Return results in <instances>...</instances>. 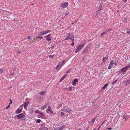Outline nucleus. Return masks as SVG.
<instances>
[{
    "label": "nucleus",
    "mask_w": 130,
    "mask_h": 130,
    "mask_svg": "<svg viewBox=\"0 0 130 130\" xmlns=\"http://www.w3.org/2000/svg\"><path fill=\"white\" fill-rule=\"evenodd\" d=\"M128 68H130V65L128 64L125 67L122 68L121 69V71L122 73V74H124L125 73L126 71Z\"/></svg>",
    "instance_id": "1"
},
{
    "label": "nucleus",
    "mask_w": 130,
    "mask_h": 130,
    "mask_svg": "<svg viewBox=\"0 0 130 130\" xmlns=\"http://www.w3.org/2000/svg\"><path fill=\"white\" fill-rule=\"evenodd\" d=\"M17 117L18 119L21 120H25V116L22 113L18 115Z\"/></svg>",
    "instance_id": "2"
},
{
    "label": "nucleus",
    "mask_w": 130,
    "mask_h": 130,
    "mask_svg": "<svg viewBox=\"0 0 130 130\" xmlns=\"http://www.w3.org/2000/svg\"><path fill=\"white\" fill-rule=\"evenodd\" d=\"M50 31V30H47L45 31H43V32H42V31L41 32L38 34V35H45V34L49 32Z\"/></svg>",
    "instance_id": "3"
},
{
    "label": "nucleus",
    "mask_w": 130,
    "mask_h": 130,
    "mask_svg": "<svg viewBox=\"0 0 130 130\" xmlns=\"http://www.w3.org/2000/svg\"><path fill=\"white\" fill-rule=\"evenodd\" d=\"M68 2H65L64 3H62L60 4V6L63 8H66L68 5Z\"/></svg>",
    "instance_id": "4"
},
{
    "label": "nucleus",
    "mask_w": 130,
    "mask_h": 130,
    "mask_svg": "<svg viewBox=\"0 0 130 130\" xmlns=\"http://www.w3.org/2000/svg\"><path fill=\"white\" fill-rule=\"evenodd\" d=\"M85 44V43L79 45L77 48H78L79 50H80L83 47Z\"/></svg>",
    "instance_id": "5"
},
{
    "label": "nucleus",
    "mask_w": 130,
    "mask_h": 130,
    "mask_svg": "<svg viewBox=\"0 0 130 130\" xmlns=\"http://www.w3.org/2000/svg\"><path fill=\"white\" fill-rule=\"evenodd\" d=\"M122 118L123 119H125V120H126L129 118V116L128 115H123L122 116Z\"/></svg>",
    "instance_id": "6"
},
{
    "label": "nucleus",
    "mask_w": 130,
    "mask_h": 130,
    "mask_svg": "<svg viewBox=\"0 0 130 130\" xmlns=\"http://www.w3.org/2000/svg\"><path fill=\"white\" fill-rule=\"evenodd\" d=\"M62 66L60 64H58L56 67V70L57 72H58L59 70V69Z\"/></svg>",
    "instance_id": "7"
},
{
    "label": "nucleus",
    "mask_w": 130,
    "mask_h": 130,
    "mask_svg": "<svg viewBox=\"0 0 130 130\" xmlns=\"http://www.w3.org/2000/svg\"><path fill=\"white\" fill-rule=\"evenodd\" d=\"M78 79H77V78H75L74 79V81L73 82H72L73 85L74 86L76 84V82H78Z\"/></svg>",
    "instance_id": "8"
},
{
    "label": "nucleus",
    "mask_w": 130,
    "mask_h": 130,
    "mask_svg": "<svg viewBox=\"0 0 130 130\" xmlns=\"http://www.w3.org/2000/svg\"><path fill=\"white\" fill-rule=\"evenodd\" d=\"M109 30H106L105 31L102 32V33H101V36L102 37H103V35L106 34L107 33V32H108V31H109Z\"/></svg>",
    "instance_id": "9"
},
{
    "label": "nucleus",
    "mask_w": 130,
    "mask_h": 130,
    "mask_svg": "<svg viewBox=\"0 0 130 130\" xmlns=\"http://www.w3.org/2000/svg\"><path fill=\"white\" fill-rule=\"evenodd\" d=\"M48 128L46 127H41L39 130H48Z\"/></svg>",
    "instance_id": "10"
},
{
    "label": "nucleus",
    "mask_w": 130,
    "mask_h": 130,
    "mask_svg": "<svg viewBox=\"0 0 130 130\" xmlns=\"http://www.w3.org/2000/svg\"><path fill=\"white\" fill-rule=\"evenodd\" d=\"M29 103V102H25L24 105V107L25 108L26 107Z\"/></svg>",
    "instance_id": "11"
},
{
    "label": "nucleus",
    "mask_w": 130,
    "mask_h": 130,
    "mask_svg": "<svg viewBox=\"0 0 130 130\" xmlns=\"http://www.w3.org/2000/svg\"><path fill=\"white\" fill-rule=\"evenodd\" d=\"M22 111V110L21 109H17L16 111L15 112L17 113H19Z\"/></svg>",
    "instance_id": "12"
},
{
    "label": "nucleus",
    "mask_w": 130,
    "mask_h": 130,
    "mask_svg": "<svg viewBox=\"0 0 130 130\" xmlns=\"http://www.w3.org/2000/svg\"><path fill=\"white\" fill-rule=\"evenodd\" d=\"M124 83H125V85L126 86H127V85H129L130 83V80H127L126 81H125L124 82Z\"/></svg>",
    "instance_id": "13"
},
{
    "label": "nucleus",
    "mask_w": 130,
    "mask_h": 130,
    "mask_svg": "<svg viewBox=\"0 0 130 130\" xmlns=\"http://www.w3.org/2000/svg\"><path fill=\"white\" fill-rule=\"evenodd\" d=\"M88 50V49L87 48L85 47L84 49V51L82 52V54H83L84 53H86L87 52Z\"/></svg>",
    "instance_id": "14"
},
{
    "label": "nucleus",
    "mask_w": 130,
    "mask_h": 130,
    "mask_svg": "<svg viewBox=\"0 0 130 130\" xmlns=\"http://www.w3.org/2000/svg\"><path fill=\"white\" fill-rule=\"evenodd\" d=\"M64 109L65 111L69 113H70L71 110V109L68 108H65Z\"/></svg>",
    "instance_id": "15"
},
{
    "label": "nucleus",
    "mask_w": 130,
    "mask_h": 130,
    "mask_svg": "<svg viewBox=\"0 0 130 130\" xmlns=\"http://www.w3.org/2000/svg\"><path fill=\"white\" fill-rule=\"evenodd\" d=\"M102 4H101L99 7V9H98V11H100L101 10H102Z\"/></svg>",
    "instance_id": "16"
},
{
    "label": "nucleus",
    "mask_w": 130,
    "mask_h": 130,
    "mask_svg": "<svg viewBox=\"0 0 130 130\" xmlns=\"http://www.w3.org/2000/svg\"><path fill=\"white\" fill-rule=\"evenodd\" d=\"M67 74H66L64 75L60 79V82L62 81L67 76Z\"/></svg>",
    "instance_id": "17"
},
{
    "label": "nucleus",
    "mask_w": 130,
    "mask_h": 130,
    "mask_svg": "<svg viewBox=\"0 0 130 130\" xmlns=\"http://www.w3.org/2000/svg\"><path fill=\"white\" fill-rule=\"evenodd\" d=\"M108 58V56H107L105 57H103V61H106V60Z\"/></svg>",
    "instance_id": "18"
},
{
    "label": "nucleus",
    "mask_w": 130,
    "mask_h": 130,
    "mask_svg": "<svg viewBox=\"0 0 130 130\" xmlns=\"http://www.w3.org/2000/svg\"><path fill=\"white\" fill-rule=\"evenodd\" d=\"M45 92L44 91H43L40 92V94L41 95L43 96L45 94Z\"/></svg>",
    "instance_id": "19"
},
{
    "label": "nucleus",
    "mask_w": 130,
    "mask_h": 130,
    "mask_svg": "<svg viewBox=\"0 0 130 130\" xmlns=\"http://www.w3.org/2000/svg\"><path fill=\"white\" fill-rule=\"evenodd\" d=\"M68 35L67 38L65 39V40H68L69 39H71V37L70 36V33H68Z\"/></svg>",
    "instance_id": "20"
},
{
    "label": "nucleus",
    "mask_w": 130,
    "mask_h": 130,
    "mask_svg": "<svg viewBox=\"0 0 130 130\" xmlns=\"http://www.w3.org/2000/svg\"><path fill=\"white\" fill-rule=\"evenodd\" d=\"M65 127V126L64 125H63L59 127V128L58 129V130H62L64 127Z\"/></svg>",
    "instance_id": "21"
},
{
    "label": "nucleus",
    "mask_w": 130,
    "mask_h": 130,
    "mask_svg": "<svg viewBox=\"0 0 130 130\" xmlns=\"http://www.w3.org/2000/svg\"><path fill=\"white\" fill-rule=\"evenodd\" d=\"M100 11H98V10L95 13H94V14L96 16L97 15L99 14L100 13Z\"/></svg>",
    "instance_id": "22"
},
{
    "label": "nucleus",
    "mask_w": 130,
    "mask_h": 130,
    "mask_svg": "<svg viewBox=\"0 0 130 130\" xmlns=\"http://www.w3.org/2000/svg\"><path fill=\"white\" fill-rule=\"evenodd\" d=\"M108 84H105L102 88V89H105L108 86Z\"/></svg>",
    "instance_id": "23"
},
{
    "label": "nucleus",
    "mask_w": 130,
    "mask_h": 130,
    "mask_svg": "<svg viewBox=\"0 0 130 130\" xmlns=\"http://www.w3.org/2000/svg\"><path fill=\"white\" fill-rule=\"evenodd\" d=\"M95 120V118H94L92 120V121H91L90 122V123H92V124H93V123H94V121Z\"/></svg>",
    "instance_id": "24"
},
{
    "label": "nucleus",
    "mask_w": 130,
    "mask_h": 130,
    "mask_svg": "<svg viewBox=\"0 0 130 130\" xmlns=\"http://www.w3.org/2000/svg\"><path fill=\"white\" fill-rule=\"evenodd\" d=\"M36 37L37 38H39L40 39H42L43 38V37L40 36H36Z\"/></svg>",
    "instance_id": "25"
},
{
    "label": "nucleus",
    "mask_w": 130,
    "mask_h": 130,
    "mask_svg": "<svg viewBox=\"0 0 130 130\" xmlns=\"http://www.w3.org/2000/svg\"><path fill=\"white\" fill-rule=\"evenodd\" d=\"M91 44H89L86 47L88 49L89 48L91 47Z\"/></svg>",
    "instance_id": "26"
},
{
    "label": "nucleus",
    "mask_w": 130,
    "mask_h": 130,
    "mask_svg": "<svg viewBox=\"0 0 130 130\" xmlns=\"http://www.w3.org/2000/svg\"><path fill=\"white\" fill-rule=\"evenodd\" d=\"M41 121V120L40 119H38L37 120L36 122L37 123H40Z\"/></svg>",
    "instance_id": "27"
},
{
    "label": "nucleus",
    "mask_w": 130,
    "mask_h": 130,
    "mask_svg": "<svg viewBox=\"0 0 130 130\" xmlns=\"http://www.w3.org/2000/svg\"><path fill=\"white\" fill-rule=\"evenodd\" d=\"M80 50H79L78 48H77L76 50H75V53H77L78 52H79Z\"/></svg>",
    "instance_id": "28"
},
{
    "label": "nucleus",
    "mask_w": 130,
    "mask_h": 130,
    "mask_svg": "<svg viewBox=\"0 0 130 130\" xmlns=\"http://www.w3.org/2000/svg\"><path fill=\"white\" fill-rule=\"evenodd\" d=\"M45 106H42V107L41 108V109H42V110H43L45 108Z\"/></svg>",
    "instance_id": "29"
},
{
    "label": "nucleus",
    "mask_w": 130,
    "mask_h": 130,
    "mask_svg": "<svg viewBox=\"0 0 130 130\" xmlns=\"http://www.w3.org/2000/svg\"><path fill=\"white\" fill-rule=\"evenodd\" d=\"M126 33L127 34H129L130 33V29H127Z\"/></svg>",
    "instance_id": "30"
},
{
    "label": "nucleus",
    "mask_w": 130,
    "mask_h": 130,
    "mask_svg": "<svg viewBox=\"0 0 130 130\" xmlns=\"http://www.w3.org/2000/svg\"><path fill=\"white\" fill-rule=\"evenodd\" d=\"M39 113L42 116H43L44 115V114L42 113L40 111Z\"/></svg>",
    "instance_id": "31"
},
{
    "label": "nucleus",
    "mask_w": 130,
    "mask_h": 130,
    "mask_svg": "<svg viewBox=\"0 0 130 130\" xmlns=\"http://www.w3.org/2000/svg\"><path fill=\"white\" fill-rule=\"evenodd\" d=\"M3 70L2 69H0V74L3 73Z\"/></svg>",
    "instance_id": "32"
},
{
    "label": "nucleus",
    "mask_w": 130,
    "mask_h": 130,
    "mask_svg": "<svg viewBox=\"0 0 130 130\" xmlns=\"http://www.w3.org/2000/svg\"><path fill=\"white\" fill-rule=\"evenodd\" d=\"M117 81V80H116L112 82L111 83V84H114L115 83H116Z\"/></svg>",
    "instance_id": "33"
},
{
    "label": "nucleus",
    "mask_w": 130,
    "mask_h": 130,
    "mask_svg": "<svg viewBox=\"0 0 130 130\" xmlns=\"http://www.w3.org/2000/svg\"><path fill=\"white\" fill-rule=\"evenodd\" d=\"M51 34H49L47 35L46 37L47 38H49L50 37V36H51Z\"/></svg>",
    "instance_id": "34"
},
{
    "label": "nucleus",
    "mask_w": 130,
    "mask_h": 130,
    "mask_svg": "<svg viewBox=\"0 0 130 130\" xmlns=\"http://www.w3.org/2000/svg\"><path fill=\"white\" fill-rule=\"evenodd\" d=\"M113 60H111V61L110 63V65H111V64H113Z\"/></svg>",
    "instance_id": "35"
},
{
    "label": "nucleus",
    "mask_w": 130,
    "mask_h": 130,
    "mask_svg": "<svg viewBox=\"0 0 130 130\" xmlns=\"http://www.w3.org/2000/svg\"><path fill=\"white\" fill-rule=\"evenodd\" d=\"M47 110L48 111H50L51 113H53V111H52L51 109L49 110Z\"/></svg>",
    "instance_id": "36"
},
{
    "label": "nucleus",
    "mask_w": 130,
    "mask_h": 130,
    "mask_svg": "<svg viewBox=\"0 0 130 130\" xmlns=\"http://www.w3.org/2000/svg\"><path fill=\"white\" fill-rule=\"evenodd\" d=\"M31 38V37L30 36H28V39H32V38Z\"/></svg>",
    "instance_id": "37"
},
{
    "label": "nucleus",
    "mask_w": 130,
    "mask_h": 130,
    "mask_svg": "<svg viewBox=\"0 0 130 130\" xmlns=\"http://www.w3.org/2000/svg\"><path fill=\"white\" fill-rule=\"evenodd\" d=\"M40 112V111L38 110H35V112H36V113H39V112Z\"/></svg>",
    "instance_id": "38"
},
{
    "label": "nucleus",
    "mask_w": 130,
    "mask_h": 130,
    "mask_svg": "<svg viewBox=\"0 0 130 130\" xmlns=\"http://www.w3.org/2000/svg\"><path fill=\"white\" fill-rule=\"evenodd\" d=\"M10 107V106L9 105L6 108V109H8V108H9Z\"/></svg>",
    "instance_id": "39"
},
{
    "label": "nucleus",
    "mask_w": 130,
    "mask_h": 130,
    "mask_svg": "<svg viewBox=\"0 0 130 130\" xmlns=\"http://www.w3.org/2000/svg\"><path fill=\"white\" fill-rule=\"evenodd\" d=\"M64 113L63 112H61V115L62 116H63L64 115Z\"/></svg>",
    "instance_id": "40"
},
{
    "label": "nucleus",
    "mask_w": 130,
    "mask_h": 130,
    "mask_svg": "<svg viewBox=\"0 0 130 130\" xmlns=\"http://www.w3.org/2000/svg\"><path fill=\"white\" fill-rule=\"evenodd\" d=\"M54 56V55H49L48 56V57H51V58H53Z\"/></svg>",
    "instance_id": "41"
},
{
    "label": "nucleus",
    "mask_w": 130,
    "mask_h": 130,
    "mask_svg": "<svg viewBox=\"0 0 130 130\" xmlns=\"http://www.w3.org/2000/svg\"><path fill=\"white\" fill-rule=\"evenodd\" d=\"M74 44V42H72V44H71L72 46H73Z\"/></svg>",
    "instance_id": "42"
},
{
    "label": "nucleus",
    "mask_w": 130,
    "mask_h": 130,
    "mask_svg": "<svg viewBox=\"0 0 130 130\" xmlns=\"http://www.w3.org/2000/svg\"><path fill=\"white\" fill-rule=\"evenodd\" d=\"M62 106V104H60L59 105V107H60L61 106Z\"/></svg>",
    "instance_id": "43"
},
{
    "label": "nucleus",
    "mask_w": 130,
    "mask_h": 130,
    "mask_svg": "<svg viewBox=\"0 0 130 130\" xmlns=\"http://www.w3.org/2000/svg\"><path fill=\"white\" fill-rule=\"evenodd\" d=\"M111 66H109L108 67V68L109 69H111Z\"/></svg>",
    "instance_id": "44"
},
{
    "label": "nucleus",
    "mask_w": 130,
    "mask_h": 130,
    "mask_svg": "<svg viewBox=\"0 0 130 130\" xmlns=\"http://www.w3.org/2000/svg\"><path fill=\"white\" fill-rule=\"evenodd\" d=\"M107 129L109 130H111L112 129V128L111 127H109V128H107Z\"/></svg>",
    "instance_id": "45"
},
{
    "label": "nucleus",
    "mask_w": 130,
    "mask_h": 130,
    "mask_svg": "<svg viewBox=\"0 0 130 130\" xmlns=\"http://www.w3.org/2000/svg\"><path fill=\"white\" fill-rule=\"evenodd\" d=\"M124 20L125 22L126 21H127V18H124Z\"/></svg>",
    "instance_id": "46"
},
{
    "label": "nucleus",
    "mask_w": 130,
    "mask_h": 130,
    "mask_svg": "<svg viewBox=\"0 0 130 130\" xmlns=\"http://www.w3.org/2000/svg\"><path fill=\"white\" fill-rule=\"evenodd\" d=\"M48 109H47V110H50L51 109V107H50V106H48Z\"/></svg>",
    "instance_id": "47"
},
{
    "label": "nucleus",
    "mask_w": 130,
    "mask_h": 130,
    "mask_svg": "<svg viewBox=\"0 0 130 130\" xmlns=\"http://www.w3.org/2000/svg\"><path fill=\"white\" fill-rule=\"evenodd\" d=\"M47 40L48 41H50L51 40V38H47Z\"/></svg>",
    "instance_id": "48"
},
{
    "label": "nucleus",
    "mask_w": 130,
    "mask_h": 130,
    "mask_svg": "<svg viewBox=\"0 0 130 130\" xmlns=\"http://www.w3.org/2000/svg\"><path fill=\"white\" fill-rule=\"evenodd\" d=\"M71 39V40L72 41V42H74V39Z\"/></svg>",
    "instance_id": "49"
},
{
    "label": "nucleus",
    "mask_w": 130,
    "mask_h": 130,
    "mask_svg": "<svg viewBox=\"0 0 130 130\" xmlns=\"http://www.w3.org/2000/svg\"><path fill=\"white\" fill-rule=\"evenodd\" d=\"M127 0H123V1L124 2H127Z\"/></svg>",
    "instance_id": "50"
},
{
    "label": "nucleus",
    "mask_w": 130,
    "mask_h": 130,
    "mask_svg": "<svg viewBox=\"0 0 130 130\" xmlns=\"http://www.w3.org/2000/svg\"><path fill=\"white\" fill-rule=\"evenodd\" d=\"M69 90H72V88L71 87H70L69 88Z\"/></svg>",
    "instance_id": "51"
},
{
    "label": "nucleus",
    "mask_w": 130,
    "mask_h": 130,
    "mask_svg": "<svg viewBox=\"0 0 130 130\" xmlns=\"http://www.w3.org/2000/svg\"><path fill=\"white\" fill-rule=\"evenodd\" d=\"M47 105H48V104H46V105H44V106H45V108H46L47 107Z\"/></svg>",
    "instance_id": "52"
},
{
    "label": "nucleus",
    "mask_w": 130,
    "mask_h": 130,
    "mask_svg": "<svg viewBox=\"0 0 130 130\" xmlns=\"http://www.w3.org/2000/svg\"><path fill=\"white\" fill-rule=\"evenodd\" d=\"M64 63H63V62H62V63H61L60 64V65L61 66H62L64 64Z\"/></svg>",
    "instance_id": "53"
},
{
    "label": "nucleus",
    "mask_w": 130,
    "mask_h": 130,
    "mask_svg": "<svg viewBox=\"0 0 130 130\" xmlns=\"http://www.w3.org/2000/svg\"><path fill=\"white\" fill-rule=\"evenodd\" d=\"M10 104H11V103H12V101L11 100V99H10Z\"/></svg>",
    "instance_id": "54"
},
{
    "label": "nucleus",
    "mask_w": 130,
    "mask_h": 130,
    "mask_svg": "<svg viewBox=\"0 0 130 130\" xmlns=\"http://www.w3.org/2000/svg\"><path fill=\"white\" fill-rule=\"evenodd\" d=\"M41 127H44V126H43V124H41Z\"/></svg>",
    "instance_id": "55"
},
{
    "label": "nucleus",
    "mask_w": 130,
    "mask_h": 130,
    "mask_svg": "<svg viewBox=\"0 0 130 130\" xmlns=\"http://www.w3.org/2000/svg\"><path fill=\"white\" fill-rule=\"evenodd\" d=\"M17 53L18 54H20L21 53V52H19V51L17 52Z\"/></svg>",
    "instance_id": "56"
},
{
    "label": "nucleus",
    "mask_w": 130,
    "mask_h": 130,
    "mask_svg": "<svg viewBox=\"0 0 130 130\" xmlns=\"http://www.w3.org/2000/svg\"><path fill=\"white\" fill-rule=\"evenodd\" d=\"M13 73H10V75H13Z\"/></svg>",
    "instance_id": "57"
},
{
    "label": "nucleus",
    "mask_w": 130,
    "mask_h": 130,
    "mask_svg": "<svg viewBox=\"0 0 130 130\" xmlns=\"http://www.w3.org/2000/svg\"><path fill=\"white\" fill-rule=\"evenodd\" d=\"M69 70H68V71H67V73H69Z\"/></svg>",
    "instance_id": "58"
},
{
    "label": "nucleus",
    "mask_w": 130,
    "mask_h": 130,
    "mask_svg": "<svg viewBox=\"0 0 130 130\" xmlns=\"http://www.w3.org/2000/svg\"><path fill=\"white\" fill-rule=\"evenodd\" d=\"M71 37H73V38H74V36H71Z\"/></svg>",
    "instance_id": "59"
},
{
    "label": "nucleus",
    "mask_w": 130,
    "mask_h": 130,
    "mask_svg": "<svg viewBox=\"0 0 130 130\" xmlns=\"http://www.w3.org/2000/svg\"><path fill=\"white\" fill-rule=\"evenodd\" d=\"M65 61L64 60H63V63H64V61Z\"/></svg>",
    "instance_id": "60"
},
{
    "label": "nucleus",
    "mask_w": 130,
    "mask_h": 130,
    "mask_svg": "<svg viewBox=\"0 0 130 130\" xmlns=\"http://www.w3.org/2000/svg\"><path fill=\"white\" fill-rule=\"evenodd\" d=\"M100 127L98 128V130H99Z\"/></svg>",
    "instance_id": "61"
},
{
    "label": "nucleus",
    "mask_w": 130,
    "mask_h": 130,
    "mask_svg": "<svg viewBox=\"0 0 130 130\" xmlns=\"http://www.w3.org/2000/svg\"><path fill=\"white\" fill-rule=\"evenodd\" d=\"M68 15V13H66V15Z\"/></svg>",
    "instance_id": "62"
},
{
    "label": "nucleus",
    "mask_w": 130,
    "mask_h": 130,
    "mask_svg": "<svg viewBox=\"0 0 130 130\" xmlns=\"http://www.w3.org/2000/svg\"><path fill=\"white\" fill-rule=\"evenodd\" d=\"M54 47V46H53L52 47V48H53Z\"/></svg>",
    "instance_id": "63"
},
{
    "label": "nucleus",
    "mask_w": 130,
    "mask_h": 130,
    "mask_svg": "<svg viewBox=\"0 0 130 130\" xmlns=\"http://www.w3.org/2000/svg\"><path fill=\"white\" fill-rule=\"evenodd\" d=\"M62 110V111H64V110H63V109Z\"/></svg>",
    "instance_id": "64"
}]
</instances>
